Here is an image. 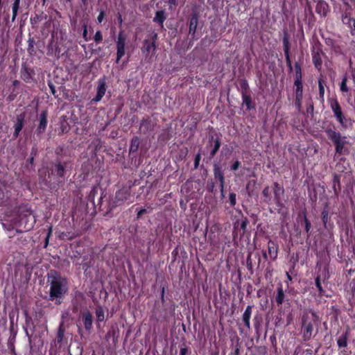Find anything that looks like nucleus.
I'll return each instance as SVG.
<instances>
[{
  "instance_id": "obj_26",
  "label": "nucleus",
  "mask_w": 355,
  "mask_h": 355,
  "mask_svg": "<svg viewBox=\"0 0 355 355\" xmlns=\"http://www.w3.org/2000/svg\"><path fill=\"white\" fill-rule=\"evenodd\" d=\"M55 171L56 172L58 175L62 176L63 175V172H64L63 166L61 164L56 165Z\"/></svg>"
},
{
  "instance_id": "obj_40",
  "label": "nucleus",
  "mask_w": 355,
  "mask_h": 355,
  "mask_svg": "<svg viewBox=\"0 0 355 355\" xmlns=\"http://www.w3.org/2000/svg\"><path fill=\"white\" fill-rule=\"evenodd\" d=\"M168 3L171 6H175L176 4V0H168Z\"/></svg>"
},
{
  "instance_id": "obj_27",
  "label": "nucleus",
  "mask_w": 355,
  "mask_h": 355,
  "mask_svg": "<svg viewBox=\"0 0 355 355\" xmlns=\"http://www.w3.org/2000/svg\"><path fill=\"white\" fill-rule=\"evenodd\" d=\"M338 345L339 347H345L347 345L346 338L345 337H340L338 340Z\"/></svg>"
},
{
  "instance_id": "obj_17",
  "label": "nucleus",
  "mask_w": 355,
  "mask_h": 355,
  "mask_svg": "<svg viewBox=\"0 0 355 355\" xmlns=\"http://www.w3.org/2000/svg\"><path fill=\"white\" fill-rule=\"evenodd\" d=\"M139 146V141L137 137H134L131 141V144L130 147V152H136Z\"/></svg>"
},
{
  "instance_id": "obj_44",
  "label": "nucleus",
  "mask_w": 355,
  "mask_h": 355,
  "mask_svg": "<svg viewBox=\"0 0 355 355\" xmlns=\"http://www.w3.org/2000/svg\"><path fill=\"white\" fill-rule=\"evenodd\" d=\"M245 226H246L245 222H243L242 224H241V228L245 229Z\"/></svg>"
},
{
  "instance_id": "obj_9",
  "label": "nucleus",
  "mask_w": 355,
  "mask_h": 355,
  "mask_svg": "<svg viewBox=\"0 0 355 355\" xmlns=\"http://www.w3.org/2000/svg\"><path fill=\"white\" fill-rule=\"evenodd\" d=\"M251 314H252V307L250 306H248L243 314V321L245 326L248 329H250V319L251 317Z\"/></svg>"
},
{
  "instance_id": "obj_42",
  "label": "nucleus",
  "mask_w": 355,
  "mask_h": 355,
  "mask_svg": "<svg viewBox=\"0 0 355 355\" xmlns=\"http://www.w3.org/2000/svg\"><path fill=\"white\" fill-rule=\"evenodd\" d=\"M32 227H33V223H31V224H29V225H28L27 226H26V225H25V227H25L27 230H31V229L32 228Z\"/></svg>"
},
{
  "instance_id": "obj_47",
  "label": "nucleus",
  "mask_w": 355,
  "mask_h": 355,
  "mask_svg": "<svg viewBox=\"0 0 355 355\" xmlns=\"http://www.w3.org/2000/svg\"><path fill=\"white\" fill-rule=\"evenodd\" d=\"M286 276H287L288 279L290 281H291V280H292V278H291V275L288 274V272H286Z\"/></svg>"
},
{
  "instance_id": "obj_11",
  "label": "nucleus",
  "mask_w": 355,
  "mask_h": 355,
  "mask_svg": "<svg viewBox=\"0 0 355 355\" xmlns=\"http://www.w3.org/2000/svg\"><path fill=\"white\" fill-rule=\"evenodd\" d=\"M40 125H39V127H38V130L40 132H44V130L46 129V124H47L46 113L45 112H42L40 114Z\"/></svg>"
},
{
  "instance_id": "obj_10",
  "label": "nucleus",
  "mask_w": 355,
  "mask_h": 355,
  "mask_svg": "<svg viewBox=\"0 0 355 355\" xmlns=\"http://www.w3.org/2000/svg\"><path fill=\"white\" fill-rule=\"evenodd\" d=\"M329 6L324 1H319L316 6V11L320 15L325 16L328 12Z\"/></svg>"
},
{
  "instance_id": "obj_24",
  "label": "nucleus",
  "mask_w": 355,
  "mask_h": 355,
  "mask_svg": "<svg viewBox=\"0 0 355 355\" xmlns=\"http://www.w3.org/2000/svg\"><path fill=\"white\" fill-rule=\"evenodd\" d=\"M243 103L245 104L248 109L251 108V98L249 96L243 94Z\"/></svg>"
},
{
  "instance_id": "obj_8",
  "label": "nucleus",
  "mask_w": 355,
  "mask_h": 355,
  "mask_svg": "<svg viewBox=\"0 0 355 355\" xmlns=\"http://www.w3.org/2000/svg\"><path fill=\"white\" fill-rule=\"evenodd\" d=\"M273 192L275 194V199L276 200V203L279 205L280 198L284 194V189L277 183H275L273 187Z\"/></svg>"
},
{
  "instance_id": "obj_41",
  "label": "nucleus",
  "mask_w": 355,
  "mask_h": 355,
  "mask_svg": "<svg viewBox=\"0 0 355 355\" xmlns=\"http://www.w3.org/2000/svg\"><path fill=\"white\" fill-rule=\"evenodd\" d=\"M186 352H187V349L186 348H182L180 350V355H185Z\"/></svg>"
},
{
  "instance_id": "obj_34",
  "label": "nucleus",
  "mask_w": 355,
  "mask_h": 355,
  "mask_svg": "<svg viewBox=\"0 0 355 355\" xmlns=\"http://www.w3.org/2000/svg\"><path fill=\"white\" fill-rule=\"evenodd\" d=\"M304 221H305V229H306V231L308 232L311 228V223H309V221L307 220V218L306 217L304 218Z\"/></svg>"
},
{
  "instance_id": "obj_4",
  "label": "nucleus",
  "mask_w": 355,
  "mask_h": 355,
  "mask_svg": "<svg viewBox=\"0 0 355 355\" xmlns=\"http://www.w3.org/2000/svg\"><path fill=\"white\" fill-rule=\"evenodd\" d=\"M331 107L334 113V115L337 118L338 121L340 123H343V113L340 107L336 100H332L331 101Z\"/></svg>"
},
{
  "instance_id": "obj_31",
  "label": "nucleus",
  "mask_w": 355,
  "mask_h": 355,
  "mask_svg": "<svg viewBox=\"0 0 355 355\" xmlns=\"http://www.w3.org/2000/svg\"><path fill=\"white\" fill-rule=\"evenodd\" d=\"M102 39H103V37H102L101 33L100 31H97L94 35V40L96 42H100L102 40Z\"/></svg>"
},
{
  "instance_id": "obj_45",
  "label": "nucleus",
  "mask_w": 355,
  "mask_h": 355,
  "mask_svg": "<svg viewBox=\"0 0 355 355\" xmlns=\"http://www.w3.org/2000/svg\"><path fill=\"white\" fill-rule=\"evenodd\" d=\"M272 248H273V247H272V246H271V245H269V247H268V249H269V252H270V254L272 253Z\"/></svg>"
},
{
  "instance_id": "obj_43",
  "label": "nucleus",
  "mask_w": 355,
  "mask_h": 355,
  "mask_svg": "<svg viewBox=\"0 0 355 355\" xmlns=\"http://www.w3.org/2000/svg\"><path fill=\"white\" fill-rule=\"evenodd\" d=\"M146 121H143L141 124L140 129L142 130L145 127Z\"/></svg>"
},
{
  "instance_id": "obj_49",
  "label": "nucleus",
  "mask_w": 355,
  "mask_h": 355,
  "mask_svg": "<svg viewBox=\"0 0 355 355\" xmlns=\"http://www.w3.org/2000/svg\"><path fill=\"white\" fill-rule=\"evenodd\" d=\"M51 89L52 93L55 94V89H54L53 87L51 86Z\"/></svg>"
},
{
  "instance_id": "obj_6",
  "label": "nucleus",
  "mask_w": 355,
  "mask_h": 355,
  "mask_svg": "<svg viewBox=\"0 0 355 355\" xmlns=\"http://www.w3.org/2000/svg\"><path fill=\"white\" fill-rule=\"evenodd\" d=\"M302 327L304 329V340H309L312 336L313 325L310 322H307L306 318H303Z\"/></svg>"
},
{
  "instance_id": "obj_19",
  "label": "nucleus",
  "mask_w": 355,
  "mask_h": 355,
  "mask_svg": "<svg viewBox=\"0 0 355 355\" xmlns=\"http://www.w3.org/2000/svg\"><path fill=\"white\" fill-rule=\"evenodd\" d=\"M166 19L164 11H158L156 12V15L154 17V21L159 24H162Z\"/></svg>"
},
{
  "instance_id": "obj_7",
  "label": "nucleus",
  "mask_w": 355,
  "mask_h": 355,
  "mask_svg": "<svg viewBox=\"0 0 355 355\" xmlns=\"http://www.w3.org/2000/svg\"><path fill=\"white\" fill-rule=\"evenodd\" d=\"M106 92L105 83L104 80H100L97 87V94L93 101L98 102L101 100Z\"/></svg>"
},
{
  "instance_id": "obj_22",
  "label": "nucleus",
  "mask_w": 355,
  "mask_h": 355,
  "mask_svg": "<svg viewBox=\"0 0 355 355\" xmlns=\"http://www.w3.org/2000/svg\"><path fill=\"white\" fill-rule=\"evenodd\" d=\"M320 98L323 99L324 95V81L321 79L318 81Z\"/></svg>"
},
{
  "instance_id": "obj_5",
  "label": "nucleus",
  "mask_w": 355,
  "mask_h": 355,
  "mask_svg": "<svg viewBox=\"0 0 355 355\" xmlns=\"http://www.w3.org/2000/svg\"><path fill=\"white\" fill-rule=\"evenodd\" d=\"M157 34H155L153 37V42H150L148 40H146L144 42V47L142 49V51L144 53L148 55L151 51L154 52L155 50V41L157 40Z\"/></svg>"
},
{
  "instance_id": "obj_20",
  "label": "nucleus",
  "mask_w": 355,
  "mask_h": 355,
  "mask_svg": "<svg viewBox=\"0 0 355 355\" xmlns=\"http://www.w3.org/2000/svg\"><path fill=\"white\" fill-rule=\"evenodd\" d=\"M20 0H15L12 6V20L14 21L17 17V11L19 8Z\"/></svg>"
},
{
  "instance_id": "obj_39",
  "label": "nucleus",
  "mask_w": 355,
  "mask_h": 355,
  "mask_svg": "<svg viewBox=\"0 0 355 355\" xmlns=\"http://www.w3.org/2000/svg\"><path fill=\"white\" fill-rule=\"evenodd\" d=\"M146 211V210L145 209H141L140 210H139L137 212L138 218L141 216Z\"/></svg>"
},
{
  "instance_id": "obj_2",
  "label": "nucleus",
  "mask_w": 355,
  "mask_h": 355,
  "mask_svg": "<svg viewBox=\"0 0 355 355\" xmlns=\"http://www.w3.org/2000/svg\"><path fill=\"white\" fill-rule=\"evenodd\" d=\"M325 132L329 139H331L336 147V152L338 154H343L345 146L348 143L347 137L342 136L339 132H337L332 129H327Z\"/></svg>"
},
{
  "instance_id": "obj_48",
  "label": "nucleus",
  "mask_w": 355,
  "mask_h": 355,
  "mask_svg": "<svg viewBox=\"0 0 355 355\" xmlns=\"http://www.w3.org/2000/svg\"><path fill=\"white\" fill-rule=\"evenodd\" d=\"M119 23L121 24L122 23V18H121V16L119 15Z\"/></svg>"
},
{
  "instance_id": "obj_54",
  "label": "nucleus",
  "mask_w": 355,
  "mask_h": 355,
  "mask_svg": "<svg viewBox=\"0 0 355 355\" xmlns=\"http://www.w3.org/2000/svg\"><path fill=\"white\" fill-rule=\"evenodd\" d=\"M49 234H50V233ZM49 235H48V236L46 237V240L49 239Z\"/></svg>"
},
{
  "instance_id": "obj_14",
  "label": "nucleus",
  "mask_w": 355,
  "mask_h": 355,
  "mask_svg": "<svg viewBox=\"0 0 355 355\" xmlns=\"http://www.w3.org/2000/svg\"><path fill=\"white\" fill-rule=\"evenodd\" d=\"M296 86V98L300 100L302 95V84L300 79H297L295 82Z\"/></svg>"
},
{
  "instance_id": "obj_37",
  "label": "nucleus",
  "mask_w": 355,
  "mask_h": 355,
  "mask_svg": "<svg viewBox=\"0 0 355 355\" xmlns=\"http://www.w3.org/2000/svg\"><path fill=\"white\" fill-rule=\"evenodd\" d=\"M200 159V155L198 154L196 155V160H195V168H197L198 164H199V161Z\"/></svg>"
},
{
  "instance_id": "obj_3",
  "label": "nucleus",
  "mask_w": 355,
  "mask_h": 355,
  "mask_svg": "<svg viewBox=\"0 0 355 355\" xmlns=\"http://www.w3.org/2000/svg\"><path fill=\"white\" fill-rule=\"evenodd\" d=\"M125 41H126V38H125V35H123V32L121 31L119 33L117 40H116V49H117L116 62H117L125 55Z\"/></svg>"
},
{
  "instance_id": "obj_38",
  "label": "nucleus",
  "mask_w": 355,
  "mask_h": 355,
  "mask_svg": "<svg viewBox=\"0 0 355 355\" xmlns=\"http://www.w3.org/2000/svg\"><path fill=\"white\" fill-rule=\"evenodd\" d=\"M313 62H314V63H315V67H318V66H320V65L321 62H320V61H319V60L317 59V58H316V56H315V55H314V56H313Z\"/></svg>"
},
{
  "instance_id": "obj_36",
  "label": "nucleus",
  "mask_w": 355,
  "mask_h": 355,
  "mask_svg": "<svg viewBox=\"0 0 355 355\" xmlns=\"http://www.w3.org/2000/svg\"><path fill=\"white\" fill-rule=\"evenodd\" d=\"M104 18V12L101 11L97 17V20L99 23L102 22Z\"/></svg>"
},
{
  "instance_id": "obj_18",
  "label": "nucleus",
  "mask_w": 355,
  "mask_h": 355,
  "mask_svg": "<svg viewBox=\"0 0 355 355\" xmlns=\"http://www.w3.org/2000/svg\"><path fill=\"white\" fill-rule=\"evenodd\" d=\"M262 193L265 198V201L266 202L269 203L272 199L271 191H270V188L268 187H265L264 189L263 190Z\"/></svg>"
},
{
  "instance_id": "obj_55",
  "label": "nucleus",
  "mask_w": 355,
  "mask_h": 355,
  "mask_svg": "<svg viewBox=\"0 0 355 355\" xmlns=\"http://www.w3.org/2000/svg\"><path fill=\"white\" fill-rule=\"evenodd\" d=\"M83 1H85V0H83Z\"/></svg>"
},
{
  "instance_id": "obj_51",
  "label": "nucleus",
  "mask_w": 355,
  "mask_h": 355,
  "mask_svg": "<svg viewBox=\"0 0 355 355\" xmlns=\"http://www.w3.org/2000/svg\"><path fill=\"white\" fill-rule=\"evenodd\" d=\"M322 214H323V218H324H324H326V215H327V214H325V215H324V213H322Z\"/></svg>"
},
{
  "instance_id": "obj_35",
  "label": "nucleus",
  "mask_w": 355,
  "mask_h": 355,
  "mask_svg": "<svg viewBox=\"0 0 355 355\" xmlns=\"http://www.w3.org/2000/svg\"><path fill=\"white\" fill-rule=\"evenodd\" d=\"M83 36L84 39L85 40V41L88 40L87 26L85 24H84V30H83Z\"/></svg>"
},
{
  "instance_id": "obj_53",
  "label": "nucleus",
  "mask_w": 355,
  "mask_h": 355,
  "mask_svg": "<svg viewBox=\"0 0 355 355\" xmlns=\"http://www.w3.org/2000/svg\"><path fill=\"white\" fill-rule=\"evenodd\" d=\"M33 160V158H31V159H30V162H32Z\"/></svg>"
},
{
  "instance_id": "obj_30",
  "label": "nucleus",
  "mask_w": 355,
  "mask_h": 355,
  "mask_svg": "<svg viewBox=\"0 0 355 355\" xmlns=\"http://www.w3.org/2000/svg\"><path fill=\"white\" fill-rule=\"evenodd\" d=\"M219 147H220V143H219L218 140H216V143H215L214 148L211 153L212 156H214L216 154V153L218 151Z\"/></svg>"
},
{
  "instance_id": "obj_50",
  "label": "nucleus",
  "mask_w": 355,
  "mask_h": 355,
  "mask_svg": "<svg viewBox=\"0 0 355 355\" xmlns=\"http://www.w3.org/2000/svg\"><path fill=\"white\" fill-rule=\"evenodd\" d=\"M220 180H221V182H223V177L222 175H220Z\"/></svg>"
},
{
  "instance_id": "obj_1",
  "label": "nucleus",
  "mask_w": 355,
  "mask_h": 355,
  "mask_svg": "<svg viewBox=\"0 0 355 355\" xmlns=\"http://www.w3.org/2000/svg\"><path fill=\"white\" fill-rule=\"evenodd\" d=\"M51 283L50 298L54 300L61 297L67 291V282L66 279L60 275H51L49 277Z\"/></svg>"
},
{
  "instance_id": "obj_46",
  "label": "nucleus",
  "mask_w": 355,
  "mask_h": 355,
  "mask_svg": "<svg viewBox=\"0 0 355 355\" xmlns=\"http://www.w3.org/2000/svg\"><path fill=\"white\" fill-rule=\"evenodd\" d=\"M349 19V21H353V26H354V28L355 29V19Z\"/></svg>"
},
{
  "instance_id": "obj_29",
  "label": "nucleus",
  "mask_w": 355,
  "mask_h": 355,
  "mask_svg": "<svg viewBox=\"0 0 355 355\" xmlns=\"http://www.w3.org/2000/svg\"><path fill=\"white\" fill-rule=\"evenodd\" d=\"M284 51L286 55V58H288V40L286 37L284 39Z\"/></svg>"
},
{
  "instance_id": "obj_28",
  "label": "nucleus",
  "mask_w": 355,
  "mask_h": 355,
  "mask_svg": "<svg viewBox=\"0 0 355 355\" xmlns=\"http://www.w3.org/2000/svg\"><path fill=\"white\" fill-rule=\"evenodd\" d=\"M230 202L231 205L234 206L236 205V194L231 193L230 194Z\"/></svg>"
},
{
  "instance_id": "obj_32",
  "label": "nucleus",
  "mask_w": 355,
  "mask_h": 355,
  "mask_svg": "<svg viewBox=\"0 0 355 355\" xmlns=\"http://www.w3.org/2000/svg\"><path fill=\"white\" fill-rule=\"evenodd\" d=\"M315 285L318 289V291H320V293H322V286H321V284H320V277H318L315 279Z\"/></svg>"
},
{
  "instance_id": "obj_25",
  "label": "nucleus",
  "mask_w": 355,
  "mask_h": 355,
  "mask_svg": "<svg viewBox=\"0 0 355 355\" xmlns=\"http://www.w3.org/2000/svg\"><path fill=\"white\" fill-rule=\"evenodd\" d=\"M340 90L343 92H348V87L347 86V78H343L341 84H340Z\"/></svg>"
},
{
  "instance_id": "obj_16",
  "label": "nucleus",
  "mask_w": 355,
  "mask_h": 355,
  "mask_svg": "<svg viewBox=\"0 0 355 355\" xmlns=\"http://www.w3.org/2000/svg\"><path fill=\"white\" fill-rule=\"evenodd\" d=\"M284 299V293L283 288L280 286L277 288V295L276 297V302L278 304H282Z\"/></svg>"
},
{
  "instance_id": "obj_33",
  "label": "nucleus",
  "mask_w": 355,
  "mask_h": 355,
  "mask_svg": "<svg viewBox=\"0 0 355 355\" xmlns=\"http://www.w3.org/2000/svg\"><path fill=\"white\" fill-rule=\"evenodd\" d=\"M241 165V163L239 161H236L234 164L232 166V170L233 171H236L239 168V167Z\"/></svg>"
},
{
  "instance_id": "obj_23",
  "label": "nucleus",
  "mask_w": 355,
  "mask_h": 355,
  "mask_svg": "<svg viewBox=\"0 0 355 355\" xmlns=\"http://www.w3.org/2000/svg\"><path fill=\"white\" fill-rule=\"evenodd\" d=\"M64 329L63 327V324H61L58 328V341L60 343L64 337Z\"/></svg>"
},
{
  "instance_id": "obj_21",
  "label": "nucleus",
  "mask_w": 355,
  "mask_h": 355,
  "mask_svg": "<svg viewBox=\"0 0 355 355\" xmlns=\"http://www.w3.org/2000/svg\"><path fill=\"white\" fill-rule=\"evenodd\" d=\"M96 315L98 321H103L105 318L103 308L98 307L96 310Z\"/></svg>"
},
{
  "instance_id": "obj_52",
  "label": "nucleus",
  "mask_w": 355,
  "mask_h": 355,
  "mask_svg": "<svg viewBox=\"0 0 355 355\" xmlns=\"http://www.w3.org/2000/svg\"><path fill=\"white\" fill-rule=\"evenodd\" d=\"M213 355H219V354L218 352H216Z\"/></svg>"
},
{
  "instance_id": "obj_12",
  "label": "nucleus",
  "mask_w": 355,
  "mask_h": 355,
  "mask_svg": "<svg viewBox=\"0 0 355 355\" xmlns=\"http://www.w3.org/2000/svg\"><path fill=\"white\" fill-rule=\"evenodd\" d=\"M84 324L87 329H90L92 325V315L89 313L84 315Z\"/></svg>"
},
{
  "instance_id": "obj_13",
  "label": "nucleus",
  "mask_w": 355,
  "mask_h": 355,
  "mask_svg": "<svg viewBox=\"0 0 355 355\" xmlns=\"http://www.w3.org/2000/svg\"><path fill=\"white\" fill-rule=\"evenodd\" d=\"M14 128V137H17L23 128V119L21 118H17V123H15Z\"/></svg>"
},
{
  "instance_id": "obj_15",
  "label": "nucleus",
  "mask_w": 355,
  "mask_h": 355,
  "mask_svg": "<svg viewBox=\"0 0 355 355\" xmlns=\"http://www.w3.org/2000/svg\"><path fill=\"white\" fill-rule=\"evenodd\" d=\"M198 19L196 17H193L190 20L189 24V33L194 34L197 28Z\"/></svg>"
}]
</instances>
